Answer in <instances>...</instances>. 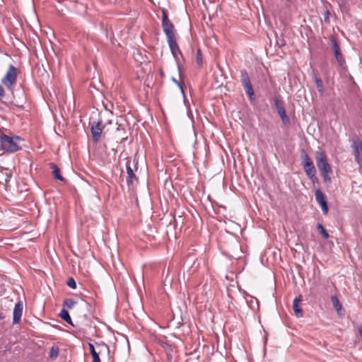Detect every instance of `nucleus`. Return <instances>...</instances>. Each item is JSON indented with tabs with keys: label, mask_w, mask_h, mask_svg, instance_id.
<instances>
[{
	"label": "nucleus",
	"mask_w": 362,
	"mask_h": 362,
	"mask_svg": "<svg viewBox=\"0 0 362 362\" xmlns=\"http://www.w3.org/2000/svg\"><path fill=\"white\" fill-rule=\"evenodd\" d=\"M21 141V138L18 136H8L4 133L0 134L1 148L7 153H14L19 151L21 148L20 146Z\"/></svg>",
	"instance_id": "f257e3e1"
},
{
	"label": "nucleus",
	"mask_w": 362,
	"mask_h": 362,
	"mask_svg": "<svg viewBox=\"0 0 362 362\" xmlns=\"http://www.w3.org/2000/svg\"><path fill=\"white\" fill-rule=\"evenodd\" d=\"M316 163L319 170L325 182H330V174L332 173V168L327 162L326 155L322 152H317Z\"/></svg>",
	"instance_id": "f03ea898"
},
{
	"label": "nucleus",
	"mask_w": 362,
	"mask_h": 362,
	"mask_svg": "<svg viewBox=\"0 0 362 362\" xmlns=\"http://www.w3.org/2000/svg\"><path fill=\"white\" fill-rule=\"evenodd\" d=\"M1 83L11 91H13L17 83V69L10 64L7 72L1 79Z\"/></svg>",
	"instance_id": "7ed1b4c3"
},
{
	"label": "nucleus",
	"mask_w": 362,
	"mask_h": 362,
	"mask_svg": "<svg viewBox=\"0 0 362 362\" xmlns=\"http://www.w3.org/2000/svg\"><path fill=\"white\" fill-rule=\"evenodd\" d=\"M330 41L332 43V50H333L334 57L336 58V60L338 62L339 66L343 69H345L346 68V62H345V59H344L343 54L341 52L340 47H339L337 40L334 37H332L330 39Z\"/></svg>",
	"instance_id": "20e7f679"
},
{
	"label": "nucleus",
	"mask_w": 362,
	"mask_h": 362,
	"mask_svg": "<svg viewBox=\"0 0 362 362\" xmlns=\"http://www.w3.org/2000/svg\"><path fill=\"white\" fill-rule=\"evenodd\" d=\"M240 78L241 83L244 87L246 94L250 97V100H252L254 98V90L246 70H241Z\"/></svg>",
	"instance_id": "39448f33"
},
{
	"label": "nucleus",
	"mask_w": 362,
	"mask_h": 362,
	"mask_svg": "<svg viewBox=\"0 0 362 362\" xmlns=\"http://www.w3.org/2000/svg\"><path fill=\"white\" fill-rule=\"evenodd\" d=\"M240 78L241 83L244 87L246 94L250 97V100H252L254 98V90L246 70H241Z\"/></svg>",
	"instance_id": "423d86ee"
},
{
	"label": "nucleus",
	"mask_w": 362,
	"mask_h": 362,
	"mask_svg": "<svg viewBox=\"0 0 362 362\" xmlns=\"http://www.w3.org/2000/svg\"><path fill=\"white\" fill-rule=\"evenodd\" d=\"M92 139L94 143H98L100 139L104 125L101 121L90 123Z\"/></svg>",
	"instance_id": "0eeeda50"
},
{
	"label": "nucleus",
	"mask_w": 362,
	"mask_h": 362,
	"mask_svg": "<svg viewBox=\"0 0 362 362\" xmlns=\"http://www.w3.org/2000/svg\"><path fill=\"white\" fill-rule=\"evenodd\" d=\"M316 202L321 206L322 211L325 215L328 213V206L325 194L320 190L317 189L315 193Z\"/></svg>",
	"instance_id": "6e6552de"
},
{
	"label": "nucleus",
	"mask_w": 362,
	"mask_h": 362,
	"mask_svg": "<svg viewBox=\"0 0 362 362\" xmlns=\"http://www.w3.org/2000/svg\"><path fill=\"white\" fill-rule=\"evenodd\" d=\"M274 105L284 124L286 125L289 124L290 119L286 115L283 102L280 100L276 99L274 101Z\"/></svg>",
	"instance_id": "1a4fd4ad"
},
{
	"label": "nucleus",
	"mask_w": 362,
	"mask_h": 362,
	"mask_svg": "<svg viewBox=\"0 0 362 362\" xmlns=\"http://www.w3.org/2000/svg\"><path fill=\"white\" fill-rule=\"evenodd\" d=\"M161 24L163 30L166 35L167 40L175 37V27L171 21Z\"/></svg>",
	"instance_id": "9d476101"
},
{
	"label": "nucleus",
	"mask_w": 362,
	"mask_h": 362,
	"mask_svg": "<svg viewBox=\"0 0 362 362\" xmlns=\"http://www.w3.org/2000/svg\"><path fill=\"white\" fill-rule=\"evenodd\" d=\"M23 306L21 302H18L15 305L13 313V321L14 324L20 322L23 313Z\"/></svg>",
	"instance_id": "9b49d317"
},
{
	"label": "nucleus",
	"mask_w": 362,
	"mask_h": 362,
	"mask_svg": "<svg viewBox=\"0 0 362 362\" xmlns=\"http://www.w3.org/2000/svg\"><path fill=\"white\" fill-rule=\"evenodd\" d=\"M171 53L177 59L178 54H182L181 51L176 42V37L167 40Z\"/></svg>",
	"instance_id": "f8f14e48"
},
{
	"label": "nucleus",
	"mask_w": 362,
	"mask_h": 362,
	"mask_svg": "<svg viewBox=\"0 0 362 362\" xmlns=\"http://www.w3.org/2000/svg\"><path fill=\"white\" fill-rule=\"evenodd\" d=\"M127 183L129 186V185H132L134 183V181L136 180V179H137L136 175L134 173L132 168L130 166L129 161H128L127 163Z\"/></svg>",
	"instance_id": "ddd939ff"
},
{
	"label": "nucleus",
	"mask_w": 362,
	"mask_h": 362,
	"mask_svg": "<svg viewBox=\"0 0 362 362\" xmlns=\"http://www.w3.org/2000/svg\"><path fill=\"white\" fill-rule=\"evenodd\" d=\"M301 302V297L300 296L298 297L295 298L293 303V308L294 310V313L298 317H300L303 316V311L302 309L300 308V303Z\"/></svg>",
	"instance_id": "4468645a"
},
{
	"label": "nucleus",
	"mask_w": 362,
	"mask_h": 362,
	"mask_svg": "<svg viewBox=\"0 0 362 362\" xmlns=\"http://www.w3.org/2000/svg\"><path fill=\"white\" fill-rule=\"evenodd\" d=\"M303 168H304V170L306 173L307 175L310 179L313 180V178H316L315 177L316 170H315L313 162L310 164H305L303 165Z\"/></svg>",
	"instance_id": "2eb2a0df"
},
{
	"label": "nucleus",
	"mask_w": 362,
	"mask_h": 362,
	"mask_svg": "<svg viewBox=\"0 0 362 362\" xmlns=\"http://www.w3.org/2000/svg\"><path fill=\"white\" fill-rule=\"evenodd\" d=\"M351 147L354 150V154H362V140L357 138L351 143Z\"/></svg>",
	"instance_id": "dca6fc26"
},
{
	"label": "nucleus",
	"mask_w": 362,
	"mask_h": 362,
	"mask_svg": "<svg viewBox=\"0 0 362 362\" xmlns=\"http://www.w3.org/2000/svg\"><path fill=\"white\" fill-rule=\"evenodd\" d=\"M0 172L2 173L3 176L1 177L6 183H8L10 181L12 173L11 170L8 168H4L3 167H0Z\"/></svg>",
	"instance_id": "f3484780"
},
{
	"label": "nucleus",
	"mask_w": 362,
	"mask_h": 362,
	"mask_svg": "<svg viewBox=\"0 0 362 362\" xmlns=\"http://www.w3.org/2000/svg\"><path fill=\"white\" fill-rule=\"evenodd\" d=\"M59 315L61 317L62 319H63L66 322H67L68 324L71 325V326H74L73 322H72V320H71V318L68 313V311L63 308L61 310Z\"/></svg>",
	"instance_id": "a211bd4d"
},
{
	"label": "nucleus",
	"mask_w": 362,
	"mask_h": 362,
	"mask_svg": "<svg viewBox=\"0 0 362 362\" xmlns=\"http://www.w3.org/2000/svg\"><path fill=\"white\" fill-rule=\"evenodd\" d=\"M51 168L54 177L59 181H65L64 178L60 174V169L54 163H51Z\"/></svg>",
	"instance_id": "6ab92c4d"
},
{
	"label": "nucleus",
	"mask_w": 362,
	"mask_h": 362,
	"mask_svg": "<svg viewBox=\"0 0 362 362\" xmlns=\"http://www.w3.org/2000/svg\"><path fill=\"white\" fill-rule=\"evenodd\" d=\"M331 300H332V305H333L334 309L336 310L337 313L339 315H340L341 314L340 312L342 309V305H341L339 300L338 299V298L336 296H332L331 297Z\"/></svg>",
	"instance_id": "aec40b11"
},
{
	"label": "nucleus",
	"mask_w": 362,
	"mask_h": 362,
	"mask_svg": "<svg viewBox=\"0 0 362 362\" xmlns=\"http://www.w3.org/2000/svg\"><path fill=\"white\" fill-rule=\"evenodd\" d=\"M314 78L318 92L322 95L324 93V86L322 79L316 74H314Z\"/></svg>",
	"instance_id": "412c9836"
},
{
	"label": "nucleus",
	"mask_w": 362,
	"mask_h": 362,
	"mask_svg": "<svg viewBox=\"0 0 362 362\" xmlns=\"http://www.w3.org/2000/svg\"><path fill=\"white\" fill-rule=\"evenodd\" d=\"M88 346L93 357V362H100L99 354L96 352L94 346L91 343H88Z\"/></svg>",
	"instance_id": "4be33fe9"
},
{
	"label": "nucleus",
	"mask_w": 362,
	"mask_h": 362,
	"mask_svg": "<svg viewBox=\"0 0 362 362\" xmlns=\"http://www.w3.org/2000/svg\"><path fill=\"white\" fill-rule=\"evenodd\" d=\"M317 228L319 233L322 235V236L325 239H327L329 238V233H327V231L326 230V229L322 224L318 223L317 226Z\"/></svg>",
	"instance_id": "5701e85b"
},
{
	"label": "nucleus",
	"mask_w": 362,
	"mask_h": 362,
	"mask_svg": "<svg viewBox=\"0 0 362 362\" xmlns=\"http://www.w3.org/2000/svg\"><path fill=\"white\" fill-rule=\"evenodd\" d=\"M76 304V302L71 298H66L64 300V305L68 309H71Z\"/></svg>",
	"instance_id": "b1692460"
},
{
	"label": "nucleus",
	"mask_w": 362,
	"mask_h": 362,
	"mask_svg": "<svg viewBox=\"0 0 362 362\" xmlns=\"http://www.w3.org/2000/svg\"><path fill=\"white\" fill-rule=\"evenodd\" d=\"M301 158H302V162H303V165L305 164H310V163H313V160L310 159L309 156L305 151H303V153H302Z\"/></svg>",
	"instance_id": "393cba45"
},
{
	"label": "nucleus",
	"mask_w": 362,
	"mask_h": 362,
	"mask_svg": "<svg viewBox=\"0 0 362 362\" xmlns=\"http://www.w3.org/2000/svg\"><path fill=\"white\" fill-rule=\"evenodd\" d=\"M59 348L57 346H52L49 351V357L51 358H56L59 354Z\"/></svg>",
	"instance_id": "a878e982"
},
{
	"label": "nucleus",
	"mask_w": 362,
	"mask_h": 362,
	"mask_svg": "<svg viewBox=\"0 0 362 362\" xmlns=\"http://www.w3.org/2000/svg\"><path fill=\"white\" fill-rule=\"evenodd\" d=\"M196 62L199 66L203 65V59L201 53V50L198 49L196 56Z\"/></svg>",
	"instance_id": "bb28decb"
},
{
	"label": "nucleus",
	"mask_w": 362,
	"mask_h": 362,
	"mask_svg": "<svg viewBox=\"0 0 362 362\" xmlns=\"http://www.w3.org/2000/svg\"><path fill=\"white\" fill-rule=\"evenodd\" d=\"M170 21L168 18L167 11L165 10L162 11V23H168Z\"/></svg>",
	"instance_id": "cd10ccee"
},
{
	"label": "nucleus",
	"mask_w": 362,
	"mask_h": 362,
	"mask_svg": "<svg viewBox=\"0 0 362 362\" xmlns=\"http://www.w3.org/2000/svg\"><path fill=\"white\" fill-rule=\"evenodd\" d=\"M67 285L71 288H76V281L75 280L72 278V277H70L67 281Z\"/></svg>",
	"instance_id": "c85d7f7f"
},
{
	"label": "nucleus",
	"mask_w": 362,
	"mask_h": 362,
	"mask_svg": "<svg viewBox=\"0 0 362 362\" xmlns=\"http://www.w3.org/2000/svg\"><path fill=\"white\" fill-rule=\"evenodd\" d=\"M172 81L180 88L181 92L184 94L183 85L174 77L172 78Z\"/></svg>",
	"instance_id": "c756f323"
},
{
	"label": "nucleus",
	"mask_w": 362,
	"mask_h": 362,
	"mask_svg": "<svg viewBox=\"0 0 362 362\" xmlns=\"http://www.w3.org/2000/svg\"><path fill=\"white\" fill-rule=\"evenodd\" d=\"M354 158L356 162L361 166L362 163V158L361 157V155L354 154Z\"/></svg>",
	"instance_id": "7c9ffc66"
},
{
	"label": "nucleus",
	"mask_w": 362,
	"mask_h": 362,
	"mask_svg": "<svg viewBox=\"0 0 362 362\" xmlns=\"http://www.w3.org/2000/svg\"><path fill=\"white\" fill-rule=\"evenodd\" d=\"M4 95H5V92H4V88L2 87V86L0 85V101H1Z\"/></svg>",
	"instance_id": "2f4dec72"
},
{
	"label": "nucleus",
	"mask_w": 362,
	"mask_h": 362,
	"mask_svg": "<svg viewBox=\"0 0 362 362\" xmlns=\"http://www.w3.org/2000/svg\"><path fill=\"white\" fill-rule=\"evenodd\" d=\"M329 12L328 11H327L325 13V20L327 21L328 18H329Z\"/></svg>",
	"instance_id": "473e14b6"
},
{
	"label": "nucleus",
	"mask_w": 362,
	"mask_h": 362,
	"mask_svg": "<svg viewBox=\"0 0 362 362\" xmlns=\"http://www.w3.org/2000/svg\"><path fill=\"white\" fill-rule=\"evenodd\" d=\"M337 1L340 6L344 5L346 3V0H337Z\"/></svg>",
	"instance_id": "72a5a7b5"
},
{
	"label": "nucleus",
	"mask_w": 362,
	"mask_h": 362,
	"mask_svg": "<svg viewBox=\"0 0 362 362\" xmlns=\"http://www.w3.org/2000/svg\"><path fill=\"white\" fill-rule=\"evenodd\" d=\"M358 333L362 340V326L358 327Z\"/></svg>",
	"instance_id": "f704fd0d"
},
{
	"label": "nucleus",
	"mask_w": 362,
	"mask_h": 362,
	"mask_svg": "<svg viewBox=\"0 0 362 362\" xmlns=\"http://www.w3.org/2000/svg\"><path fill=\"white\" fill-rule=\"evenodd\" d=\"M117 131H119H119H121V130H122V131L124 132V128H121V126H120V125H119V126H118V127L117 128Z\"/></svg>",
	"instance_id": "c9c22d12"
}]
</instances>
